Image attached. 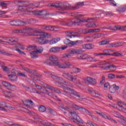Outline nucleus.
Returning a JSON list of instances; mask_svg holds the SVG:
<instances>
[{
  "label": "nucleus",
  "mask_w": 126,
  "mask_h": 126,
  "mask_svg": "<svg viewBox=\"0 0 126 126\" xmlns=\"http://www.w3.org/2000/svg\"><path fill=\"white\" fill-rule=\"evenodd\" d=\"M36 22V20L34 19H30L29 21H28V23H29V24H35V23Z\"/></svg>",
  "instance_id": "57"
},
{
  "label": "nucleus",
  "mask_w": 126,
  "mask_h": 126,
  "mask_svg": "<svg viewBox=\"0 0 126 126\" xmlns=\"http://www.w3.org/2000/svg\"><path fill=\"white\" fill-rule=\"evenodd\" d=\"M110 4L111 5H113V6H117V3L115 1V0H112L111 1H110Z\"/></svg>",
  "instance_id": "64"
},
{
  "label": "nucleus",
  "mask_w": 126,
  "mask_h": 126,
  "mask_svg": "<svg viewBox=\"0 0 126 126\" xmlns=\"http://www.w3.org/2000/svg\"><path fill=\"white\" fill-rule=\"evenodd\" d=\"M86 81H87L88 84H91V85H96L97 84L96 79L90 77H87Z\"/></svg>",
  "instance_id": "21"
},
{
  "label": "nucleus",
  "mask_w": 126,
  "mask_h": 126,
  "mask_svg": "<svg viewBox=\"0 0 126 126\" xmlns=\"http://www.w3.org/2000/svg\"><path fill=\"white\" fill-rule=\"evenodd\" d=\"M3 86L6 87L8 90H11V91H14L16 90V86L14 85H11L10 83H8L7 81H3L2 82Z\"/></svg>",
  "instance_id": "14"
},
{
  "label": "nucleus",
  "mask_w": 126,
  "mask_h": 126,
  "mask_svg": "<svg viewBox=\"0 0 126 126\" xmlns=\"http://www.w3.org/2000/svg\"><path fill=\"white\" fill-rule=\"evenodd\" d=\"M17 75L21 77H27V75L25 72H18Z\"/></svg>",
  "instance_id": "54"
},
{
  "label": "nucleus",
  "mask_w": 126,
  "mask_h": 126,
  "mask_svg": "<svg viewBox=\"0 0 126 126\" xmlns=\"http://www.w3.org/2000/svg\"><path fill=\"white\" fill-rule=\"evenodd\" d=\"M1 66L3 71H9V69L8 68V67H7V66H4V65H2Z\"/></svg>",
  "instance_id": "59"
},
{
  "label": "nucleus",
  "mask_w": 126,
  "mask_h": 126,
  "mask_svg": "<svg viewBox=\"0 0 126 126\" xmlns=\"http://www.w3.org/2000/svg\"><path fill=\"white\" fill-rule=\"evenodd\" d=\"M108 78L109 79H114V78H116V75L114 74L110 73L108 74Z\"/></svg>",
  "instance_id": "56"
},
{
  "label": "nucleus",
  "mask_w": 126,
  "mask_h": 126,
  "mask_svg": "<svg viewBox=\"0 0 126 126\" xmlns=\"http://www.w3.org/2000/svg\"><path fill=\"white\" fill-rule=\"evenodd\" d=\"M71 56H72L71 55V54H70V53H66L64 57H65V58H68V59H70V58H71Z\"/></svg>",
  "instance_id": "63"
},
{
  "label": "nucleus",
  "mask_w": 126,
  "mask_h": 126,
  "mask_svg": "<svg viewBox=\"0 0 126 126\" xmlns=\"http://www.w3.org/2000/svg\"><path fill=\"white\" fill-rule=\"evenodd\" d=\"M101 36V33H94L92 35V38L93 39H98V38H100Z\"/></svg>",
  "instance_id": "48"
},
{
  "label": "nucleus",
  "mask_w": 126,
  "mask_h": 126,
  "mask_svg": "<svg viewBox=\"0 0 126 126\" xmlns=\"http://www.w3.org/2000/svg\"><path fill=\"white\" fill-rule=\"evenodd\" d=\"M83 44V40H77L72 42V46H78Z\"/></svg>",
  "instance_id": "37"
},
{
  "label": "nucleus",
  "mask_w": 126,
  "mask_h": 126,
  "mask_svg": "<svg viewBox=\"0 0 126 126\" xmlns=\"http://www.w3.org/2000/svg\"><path fill=\"white\" fill-rule=\"evenodd\" d=\"M73 7H71L70 4L68 3H60V10L63 9L64 10H69L73 9Z\"/></svg>",
  "instance_id": "17"
},
{
  "label": "nucleus",
  "mask_w": 126,
  "mask_h": 126,
  "mask_svg": "<svg viewBox=\"0 0 126 126\" xmlns=\"http://www.w3.org/2000/svg\"><path fill=\"white\" fill-rule=\"evenodd\" d=\"M65 45H70V46H72V41H70L69 39L66 38L63 41Z\"/></svg>",
  "instance_id": "43"
},
{
  "label": "nucleus",
  "mask_w": 126,
  "mask_h": 126,
  "mask_svg": "<svg viewBox=\"0 0 126 126\" xmlns=\"http://www.w3.org/2000/svg\"><path fill=\"white\" fill-rule=\"evenodd\" d=\"M60 40L61 38L60 37L53 38L50 40H48V43H49V45H54V44H57Z\"/></svg>",
  "instance_id": "25"
},
{
  "label": "nucleus",
  "mask_w": 126,
  "mask_h": 126,
  "mask_svg": "<svg viewBox=\"0 0 126 126\" xmlns=\"http://www.w3.org/2000/svg\"><path fill=\"white\" fill-rule=\"evenodd\" d=\"M54 26H45L44 29L45 30H48V31H54Z\"/></svg>",
  "instance_id": "44"
},
{
  "label": "nucleus",
  "mask_w": 126,
  "mask_h": 126,
  "mask_svg": "<svg viewBox=\"0 0 126 126\" xmlns=\"http://www.w3.org/2000/svg\"><path fill=\"white\" fill-rule=\"evenodd\" d=\"M58 81L59 82H56L55 83L56 86H58V87H61V88H63V89L64 90H65V91H66L68 87H73V85H72V84H71L69 82H63V79L62 81L58 80ZM64 85H66V86L68 87H65Z\"/></svg>",
  "instance_id": "7"
},
{
  "label": "nucleus",
  "mask_w": 126,
  "mask_h": 126,
  "mask_svg": "<svg viewBox=\"0 0 126 126\" xmlns=\"http://www.w3.org/2000/svg\"><path fill=\"white\" fill-rule=\"evenodd\" d=\"M5 108H7V105H5V102L0 101V110L6 112Z\"/></svg>",
  "instance_id": "33"
},
{
  "label": "nucleus",
  "mask_w": 126,
  "mask_h": 126,
  "mask_svg": "<svg viewBox=\"0 0 126 126\" xmlns=\"http://www.w3.org/2000/svg\"><path fill=\"white\" fill-rule=\"evenodd\" d=\"M63 76L69 81H72V82H75L77 80V76L72 75V72L68 73L64 71L63 73Z\"/></svg>",
  "instance_id": "9"
},
{
  "label": "nucleus",
  "mask_w": 126,
  "mask_h": 126,
  "mask_svg": "<svg viewBox=\"0 0 126 126\" xmlns=\"http://www.w3.org/2000/svg\"><path fill=\"white\" fill-rule=\"evenodd\" d=\"M39 111L41 113H44L46 111V107L44 105H40L39 107Z\"/></svg>",
  "instance_id": "50"
},
{
  "label": "nucleus",
  "mask_w": 126,
  "mask_h": 126,
  "mask_svg": "<svg viewBox=\"0 0 126 126\" xmlns=\"http://www.w3.org/2000/svg\"><path fill=\"white\" fill-rule=\"evenodd\" d=\"M85 40L86 42H88L89 43L92 42V37L91 36L85 37Z\"/></svg>",
  "instance_id": "52"
},
{
  "label": "nucleus",
  "mask_w": 126,
  "mask_h": 126,
  "mask_svg": "<svg viewBox=\"0 0 126 126\" xmlns=\"http://www.w3.org/2000/svg\"><path fill=\"white\" fill-rule=\"evenodd\" d=\"M122 28H123V26H115L113 28H112V30H113L114 31H118L119 30H121V31H122Z\"/></svg>",
  "instance_id": "41"
},
{
  "label": "nucleus",
  "mask_w": 126,
  "mask_h": 126,
  "mask_svg": "<svg viewBox=\"0 0 126 126\" xmlns=\"http://www.w3.org/2000/svg\"><path fill=\"white\" fill-rule=\"evenodd\" d=\"M102 29H104V28H100L98 29H92V33H98L102 30Z\"/></svg>",
  "instance_id": "46"
},
{
  "label": "nucleus",
  "mask_w": 126,
  "mask_h": 126,
  "mask_svg": "<svg viewBox=\"0 0 126 126\" xmlns=\"http://www.w3.org/2000/svg\"><path fill=\"white\" fill-rule=\"evenodd\" d=\"M67 48V46L64 45L62 47H52L50 50L49 52L50 53H59L60 51H63V50H65Z\"/></svg>",
  "instance_id": "15"
},
{
  "label": "nucleus",
  "mask_w": 126,
  "mask_h": 126,
  "mask_svg": "<svg viewBox=\"0 0 126 126\" xmlns=\"http://www.w3.org/2000/svg\"><path fill=\"white\" fill-rule=\"evenodd\" d=\"M126 10V5L121 6L119 7L117 9L116 11L119 12V13H123L125 12Z\"/></svg>",
  "instance_id": "31"
},
{
  "label": "nucleus",
  "mask_w": 126,
  "mask_h": 126,
  "mask_svg": "<svg viewBox=\"0 0 126 126\" xmlns=\"http://www.w3.org/2000/svg\"><path fill=\"white\" fill-rule=\"evenodd\" d=\"M45 73H46V75H48L49 77H51L52 79H56L57 80H61V81H63V79L61 77H57L56 75H53V73H51V72L49 71H45Z\"/></svg>",
  "instance_id": "22"
},
{
  "label": "nucleus",
  "mask_w": 126,
  "mask_h": 126,
  "mask_svg": "<svg viewBox=\"0 0 126 126\" xmlns=\"http://www.w3.org/2000/svg\"><path fill=\"white\" fill-rule=\"evenodd\" d=\"M87 58H88V55L87 54L81 55L78 57L80 60H87Z\"/></svg>",
  "instance_id": "45"
},
{
  "label": "nucleus",
  "mask_w": 126,
  "mask_h": 126,
  "mask_svg": "<svg viewBox=\"0 0 126 126\" xmlns=\"http://www.w3.org/2000/svg\"><path fill=\"white\" fill-rule=\"evenodd\" d=\"M110 107L114 108V109H117L118 111L120 112H123L124 113H126V102H119L118 103V105L115 104H109Z\"/></svg>",
  "instance_id": "6"
},
{
  "label": "nucleus",
  "mask_w": 126,
  "mask_h": 126,
  "mask_svg": "<svg viewBox=\"0 0 126 126\" xmlns=\"http://www.w3.org/2000/svg\"><path fill=\"white\" fill-rule=\"evenodd\" d=\"M37 46L36 45H30L27 47V50L28 51H32V50H36Z\"/></svg>",
  "instance_id": "42"
},
{
  "label": "nucleus",
  "mask_w": 126,
  "mask_h": 126,
  "mask_svg": "<svg viewBox=\"0 0 126 126\" xmlns=\"http://www.w3.org/2000/svg\"><path fill=\"white\" fill-rule=\"evenodd\" d=\"M51 61L50 60V57H49V60H45L44 62V63H45V64H47V65H50V66H53V65H54V64H53V63L51 62Z\"/></svg>",
  "instance_id": "49"
},
{
  "label": "nucleus",
  "mask_w": 126,
  "mask_h": 126,
  "mask_svg": "<svg viewBox=\"0 0 126 126\" xmlns=\"http://www.w3.org/2000/svg\"><path fill=\"white\" fill-rule=\"evenodd\" d=\"M72 107L75 110H80V109H81V111L82 112H83V113H85L87 115H88L89 116H90V117H91V118H93L94 119L95 118V116L92 115V113H91V112L89 111L88 110L86 109L84 107H81L75 104V103L72 104Z\"/></svg>",
  "instance_id": "8"
},
{
  "label": "nucleus",
  "mask_w": 126,
  "mask_h": 126,
  "mask_svg": "<svg viewBox=\"0 0 126 126\" xmlns=\"http://www.w3.org/2000/svg\"><path fill=\"white\" fill-rule=\"evenodd\" d=\"M35 50L38 54H42V53L44 51V48H43L42 46H39L38 47H36Z\"/></svg>",
  "instance_id": "39"
},
{
  "label": "nucleus",
  "mask_w": 126,
  "mask_h": 126,
  "mask_svg": "<svg viewBox=\"0 0 126 126\" xmlns=\"http://www.w3.org/2000/svg\"><path fill=\"white\" fill-rule=\"evenodd\" d=\"M4 40H0V44H3V43H11L10 45H14L15 43L18 42V39L16 37H6L4 39Z\"/></svg>",
  "instance_id": "10"
},
{
  "label": "nucleus",
  "mask_w": 126,
  "mask_h": 126,
  "mask_svg": "<svg viewBox=\"0 0 126 126\" xmlns=\"http://www.w3.org/2000/svg\"><path fill=\"white\" fill-rule=\"evenodd\" d=\"M50 60L54 66H58L59 68H62V69L69 68L71 66V64L69 62L60 63L59 62V58L56 56H50Z\"/></svg>",
  "instance_id": "3"
},
{
  "label": "nucleus",
  "mask_w": 126,
  "mask_h": 126,
  "mask_svg": "<svg viewBox=\"0 0 126 126\" xmlns=\"http://www.w3.org/2000/svg\"><path fill=\"white\" fill-rule=\"evenodd\" d=\"M61 3H52L50 5L51 7H57L58 10H60L61 7Z\"/></svg>",
  "instance_id": "38"
},
{
  "label": "nucleus",
  "mask_w": 126,
  "mask_h": 126,
  "mask_svg": "<svg viewBox=\"0 0 126 126\" xmlns=\"http://www.w3.org/2000/svg\"><path fill=\"white\" fill-rule=\"evenodd\" d=\"M47 110L48 113H49L50 114H51L52 115H53V114H55V111H54V110L52 109V108H48L47 109Z\"/></svg>",
  "instance_id": "62"
},
{
  "label": "nucleus",
  "mask_w": 126,
  "mask_h": 126,
  "mask_svg": "<svg viewBox=\"0 0 126 126\" xmlns=\"http://www.w3.org/2000/svg\"><path fill=\"white\" fill-rule=\"evenodd\" d=\"M12 33L14 34H17L18 33H21V29H14L12 31Z\"/></svg>",
  "instance_id": "60"
},
{
  "label": "nucleus",
  "mask_w": 126,
  "mask_h": 126,
  "mask_svg": "<svg viewBox=\"0 0 126 126\" xmlns=\"http://www.w3.org/2000/svg\"><path fill=\"white\" fill-rule=\"evenodd\" d=\"M88 91L93 95H94L96 97H99L100 96H102V94H101V93H99V92L96 90H92L89 89Z\"/></svg>",
  "instance_id": "28"
},
{
  "label": "nucleus",
  "mask_w": 126,
  "mask_h": 126,
  "mask_svg": "<svg viewBox=\"0 0 126 126\" xmlns=\"http://www.w3.org/2000/svg\"><path fill=\"white\" fill-rule=\"evenodd\" d=\"M111 50L109 49H105L102 51V56H111Z\"/></svg>",
  "instance_id": "35"
},
{
  "label": "nucleus",
  "mask_w": 126,
  "mask_h": 126,
  "mask_svg": "<svg viewBox=\"0 0 126 126\" xmlns=\"http://www.w3.org/2000/svg\"><path fill=\"white\" fill-rule=\"evenodd\" d=\"M110 43V41L102 40L99 42V45H107Z\"/></svg>",
  "instance_id": "53"
},
{
  "label": "nucleus",
  "mask_w": 126,
  "mask_h": 126,
  "mask_svg": "<svg viewBox=\"0 0 126 126\" xmlns=\"http://www.w3.org/2000/svg\"><path fill=\"white\" fill-rule=\"evenodd\" d=\"M82 32L83 34H88L89 33H92V29H83L82 30Z\"/></svg>",
  "instance_id": "47"
},
{
  "label": "nucleus",
  "mask_w": 126,
  "mask_h": 126,
  "mask_svg": "<svg viewBox=\"0 0 126 126\" xmlns=\"http://www.w3.org/2000/svg\"><path fill=\"white\" fill-rule=\"evenodd\" d=\"M83 5H84V2H79L77 3L76 5L72 7L73 10H74L75 9H78L80 8V6H83Z\"/></svg>",
  "instance_id": "32"
},
{
  "label": "nucleus",
  "mask_w": 126,
  "mask_h": 126,
  "mask_svg": "<svg viewBox=\"0 0 126 126\" xmlns=\"http://www.w3.org/2000/svg\"><path fill=\"white\" fill-rule=\"evenodd\" d=\"M34 29H31L28 27H25L21 29V33L23 34H26L29 36H33V33H31V31L33 30L34 31Z\"/></svg>",
  "instance_id": "16"
},
{
  "label": "nucleus",
  "mask_w": 126,
  "mask_h": 126,
  "mask_svg": "<svg viewBox=\"0 0 126 126\" xmlns=\"http://www.w3.org/2000/svg\"><path fill=\"white\" fill-rule=\"evenodd\" d=\"M74 33L72 32L66 31L65 32V34L66 35V37H69V38H71L72 37H77V35L78 32H75L76 34H73Z\"/></svg>",
  "instance_id": "26"
},
{
  "label": "nucleus",
  "mask_w": 126,
  "mask_h": 126,
  "mask_svg": "<svg viewBox=\"0 0 126 126\" xmlns=\"http://www.w3.org/2000/svg\"><path fill=\"white\" fill-rule=\"evenodd\" d=\"M35 14L36 15H40L42 16V19H46L47 15L48 14L47 13V11L45 10H42L40 11H36L35 12Z\"/></svg>",
  "instance_id": "20"
},
{
  "label": "nucleus",
  "mask_w": 126,
  "mask_h": 126,
  "mask_svg": "<svg viewBox=\"0 0 126 126\" xmlns=\"http://www.w3.org/2000/svg\"><path fill=\"white\" fill-rule=\"evenodd\" d=\"M100 64L105 65L101 66V68H102L104 70H108L111 69V68H114L116 69V68L115 65H114L113 64L111 65L109 63L106 62V61L100 62Z\"/></svg>",
  "instance_id": "11"
},
{
  "label": "nucleus",
  "mask_w": 126,
  "mask_h": 126,
  "mask_svg": "<svg viewBox=\"0 0 126 126\" xmlns=\"http://www.w3.org/2000/svg\"><path fill=\"white\" fill-rule=\"evenodd\" d=\"M10 24L12 25V26H23L24 25H26L27 22L20 20H12L10 22Z\"/></svg>",
  "instance_id": "12"
},
{
  "label": "nucleus",
  "mask_w": 126,
  "mask_h": 126,
  "mask_svg": "<svg viewBox=\"0 0 126 126\" xmlns=\"http://www.w3.org/2000/svg\"><path fill=\"white\" fill-rule=\"evenodd\" d=\"M8 77L11 81H17L18 76L16 74L14 73L13 74H10L8 75Z\"/></svg>",
  "instance_id": "27"
},
{
  "label": "nucleus",
  "mask_w": 126,
  "mask_h": 126,
  "mask_svg": "<svg viewBox=\"0 0 126 126\" xmlns=\"http://www.w3.org/2000/svg\"><path fill=\"white\" fill-rule=\"evenodd\" d=\"M96 113L98 115H99V116H101V117H102V118H104V119H107V118L108 117L105 113H104L103 112L100 113L98 111H96Z\"/></svg>",
  "instance_id": "51"
},
{
  "label": "nucleus",
  "mask_w": 126,
  "mask_h": 126,
  "mask_svg": "<svg viewBox=\"0 0 126 126\" xmlns=\"http://www.w3.org/2000/svg\"><path fill=\"white\" fill-rule=\"evenodd\" d=\"M67 52L72 55H75V54H82V53H84V50L82 49H75L72 48L68 50Z\"/></svg>",
  "instance_id": "19"
},
{
  "label": "nucleus",
  "mask_w": 126,
  "mask_h": 126,
  "mask_svg": "<svg viewBox=\"0 0 126 126\" xmlns=\"http://www.w3.org/2000/svg\"><path fill=\"white\" fill-rule=\"evenodd\" d=\"M105 79L106 78L105 77V76H102L99 82V84H100V85H103L104 83H105Z\"/></svg>",
  "instance_id": "55"
},
{
  "label": "nucleus",
  "mask_w": 126,
  "mask_h": 126,
  "mask_svg": "<svg viewBox=\"0 0 126 126\" xmlns=\"http://www.w3.org/2000/svg\"><path fill=\"white\" fill-rule=\"evenodd\" d=\"M94 45L91 43L85 44L82 45L83 49H85L86 50H92V49H94Z\"/></svg>",
  "instance_id": "24"
},
{
  "label": "nucleus",
  "mask_w": 126,
  "mask_h": 126,
  "mask_svg": "<svg viewBox=\"0 0 126 126\" xmlns=\"http://www.w3.org/2000/svg\"><path fill=\"white\" fill-rule=\"evenodd\" d=\"M30 54L32 59H38L39 58V55L35 50L31 52Z\"/></svg>",
  "instance_id": "30"
},
{
  "label": "nucleus",
  "mask_w": 126,
  "mask_h": 126,
  "mask_svg": "<svg viewBox=\"0 0 126 126\" xmlns=\"http://www.w3.org/2000/svg\"><path fill=\"white\" fill-rule=\"evenodd\" d=\"M31 9L32 7L30 5H26L24 6H19L18 10L20 11H27V12H31Z\"/></svg>",
  "instance_id": "18"
},
{
  "label": "nucleus",
  "mask_w": 126,
  "mask_h": 126,
  "mask_svg": "<svg viewBox=\"0 0 126 126\" xmlns=\"http://www.w3.org/2000/svg\"><path fill=\"white\" fill-rule=\"evenodd\" d=\"M23 103L24 105H25V106H26V107H28V108H30L31 106L33 105V101L30 99L26 100L23 102Z\"/></svg>",
  "instance_id": "29"
},
{
  "label": "nucleus",
  "mask_w": 126,
  "mask_h": 126,
  "mask_svg": "<svg viewBox=\"0 0 126 126\" xmlns=\"http://www.w3.org/2000/svg\"><path fill=\"white\" fill-rule=\"evenodd\" d=\"M23 69L26 71L28 73H31V74H34L35 73V71L33 70L30 69L28 68H23Z\"/></svg>",
  "instance_id": "40"
},
{
  "label": "nucleus",
  "mask_w": 126,
  "mask_h": 126,
  "mask_svg": "<svg viewBox=\"0 0 126 126\" xmlns=\"http://www.w3.org/2000/svg\"><path fill=\"white\" fill-rule=\"evenodd\" d=\"M15 51H16V52H18V53H19L20 55H26V53H25L24 51H21V50L25 49V47H24V45H23V44L20 43H17L15 45ZM19 49H21V50Z\"/></svg>",
  "instance_id": "13"
},
{
  "label": "nucleus",
  "mask_w": 126,
  "mask_h": 126,
  "mask_svg": "<svg viewBox=\"0 0 126 126\" xmlns=\"http://www.w3.org/2000/svg\"><path fill=\"white\" fill-rule=\"evenodd\" d=\"M60 110L63 112L64 114H67V112L68 113L71 115V117L73 118V123L75 124H84V121L81 119V118H79V116L77 115V113L74 110H71V108L69 107H67L66 106H61L59 107Z\"/></svg>",
  "instance_id": "2"
},
{
  "label": "nucleus",
  "mask_w": 126,
  "mask_h": 126,
  "mask_svg": "<svg viewBox=\"0 0 126 126\" xmlns=\"http://www.w3.org/2000/svg\"><path fill=\"white\" fill-rule=\"evenodd\" d=\"M104 15H108V16H113V13L111 11H106L104 12Z\"/></svg>",
  "instance_id": "58"
},
{
  "label": "nucleus",
  "mask_w": 126,
  "mask_h": 126,
  "mask_svg": "<svg viewBox=\"0 0 126 126\" xmlns=\"http://www.w3.org/2000/svg\"><path fill=\"white\" fill-rule=\"evenodd\" d=\"M87 61L88 63H92V62H98V60L94 58L91 57L90 55H88Z\"/></svg>",
  "instance_id": "36"
},
{
  "label": "nucleus",
  "mask_w": 126,
  "mask_h": 126,
  "mask_svg": "<svg viewBox=\"0 0 126 126\" xmlns=\"http://www.w3.org/2000/svg\"><path fill=\"white\" fill-rule=\"evenodd\" d=\"M91 20H94V18H88L87 20L79 18L72 19L71 22L68 23H64L63 25L64 26H72V25H79L80 23H84L85 22H91Z\"/></svg>",
  "instance_id": "4"
},
{
  "label": "nucleus",
  "mask_w": 126,
  "mask_h": 126,
  "mask_svg": "<svg viewBox=\"0 0 126 126\" xmlns=\"http://www.w3.org/2000/svg\"><path fill=\"white\" fill-rule=\"evenodd\" d=\"M67 91H69V92H67ZM63 95H65V96H66L67 97H68V98H70V99H74V96L76 97H80V94H79V93L78 92L75 91L73 89H71L70 87L67 88V90L65 92L63 93ZM73 95V96L71 95Z\"/></svg>",
  "instance_id": "5"
},
{
  "label": "nucleus",
  "mask_w": 126,
  "mask_h": 126,
  "mask_svg": "<svg viewBox=\"0 0 126 126\" xmlns=\"http://www.w3.org/2000/svg\"><path fill=\"white\" fill-rule=\"evenodd\" d=\"M10 92H11L7 91L2 92V93L4 94L5 98H6V99H8L9 100H10Z\"/></svg>",
  "instance_id": "34"
},
{
  "label": "nucleus",
  "mask_w": 126,
  "mask_h": 126,
  "mask_svg": "<svg viewBox=\"0 0 126 126\" xmlns=\"http://www.w3.org/2000/svg\"><path fill=\"white\" fill-rule=\"evenodd\" d=\"M31 92H32V93H37V94H41V93L39 91H37V90H36V89L35 88L32 89Z\"/></svg>",
  "instance_id": "61"
},
{
  "label": "nucleus",
  "mask_w": 126,
  "mask_h": 126,
  "mask_svg": "<svg viewBox=\"0 0 126 126\" xmlns=\"http://www.w3.org/2000/svg\"><path fill=\"white\" fill-rule=\"evenodd\" d=\"M120 89V87L117 86V85L114 84L111 86L109 87V91L110 93H115L117 90H119Z\"/></svg>",
  "instance_id": "23"
},
{
  "label": "nucleus",
  "mask_w": 126,
  "mask_h": 126,
  "mask_svg": "<svg viewBox=\"0 0 126 126\" xmlns=\"http://www.w3.org/2000/svg\"><path fill=\"white\" fill-rule=\"evenodd\" d=\"M33 32H34L32 35L36 36L34 40L39 45H46V44H48V40L45 39L44 38H49L52 36L51 33L43 32L40 29H34Z\"/></svg>",
  "instance_id": "1"
}]
</instances>
